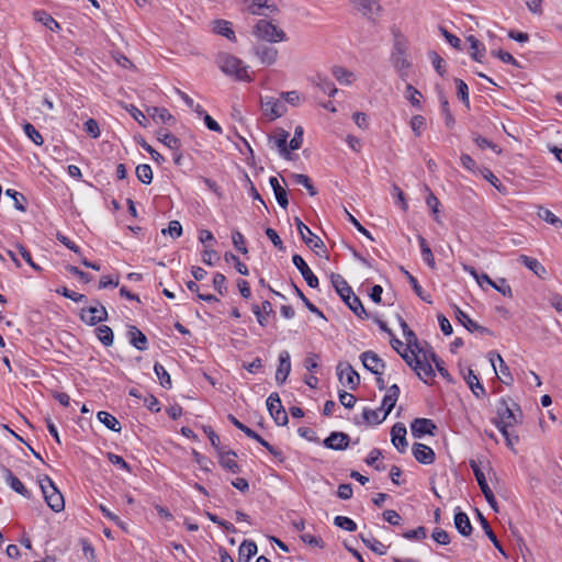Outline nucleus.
<instances>
[{"instance_id": "79ce46f5", "label": "nucleus", "mask_w": 562, "mask_h": 562, "mask_svg": "<svg viewBox=\"0 0 562 562\" xmlns=\"http://www.w3.org/2000/svg\"><path fill=\"white\" fill-rule=\"evenodd\" d=\"M360 539L362 542L371 549L374 553L379 555H384L386 553V546H384L381 541L375 539L374 537L367 538L362 533H360Z\"/></svg>"}, {"instance_id": "4d7b16f0", "label": "nucleus", "mask_w": 562, "mask_h": 562, "mask_svg": "<svg viewBox=\"0 0 562 562\" xmlns=\"http://www.w3.org/2000/svg\"><path fill=\"white\" fill-rule=\"evenodd\" d=\"M232 241H233L234 247L238 251H240L244 255H246L248 252V249L246 247V239H245L244 235L239 231H237V229L233 231V233H232Z\"/></svg>"}, {"instance_id": "423d86ee", "label": "nucleus", "mask_w": 562, "mask_h": 562, "mask_svg": "<svg viewBox=\"0 0 562 562\" xmlns=\"http://www.w3.org/2000/svg\"><path fill=\"white\" fill-rule=\"evenodd\" d=\"M406 52H407L406 43L401 38H396L393 44L390 59H391L393 67L397 70L398 76L403 80H405L406 77L408 76V69L412 66L411 61L407 59Z\"/></svg>"}, {"instance_id": "2eb2a0df", "label": "nucleus", "mask_w": 562, "mask_h": 562, "mask_svg": "<svg viewBox=\"0 0 562 562\" xmlns=\"http://www.w3.org/2000/svg\"><path fill=\"white\" fill-rule=\"evenodd\" d=\"M363 367L373 374L381 375L385 367L383 360L374 351L368 350L360 355Z\"/></svg>"}, {"instance_id": "f257e3e1", "label": "nucleus", "mask_w": 562, "mask_h": 562, "mask_svg": "<svg viewBox=\"0 0 562 562\" xmlns=\"http://www.w3.org/2000/svg\"><path fill=\"white\" fill-rule=\"evenodd\" d=\"M497 416L494 424L505 438L506 446L514 449L519 442L516 426L522 422V412L519 405L512 398H501L497 405Z\"/></svg>"}, {"instance_id": "e2e57ef3", "label": "nucleus", "mask_w": 562, "mask_h": 562, "mask_svg": "<svg viewBox=\"0 0 562 562\" xmlns=\"http://www.w3.org/2000/svg\"><path fill=\"white\" fill-rule=\"evenodd\" d=\"M5 194L14 201V206L16 210L21 212H24L26 210L25 205L22 203L23 201H25V196L22 193L13 189H8L5 191Z\"/></svg>"}, {"instance_id": "8fccbe9b", "label": "nucleus", "mask_w": 562, "mask_h": 562, "mask_svg": "<svg viewBox=\"0 0 562 562\" xmlns=\"http://www.w3.org/2000/svg\"><path fill=\"white\" fill-rule=\"evenodd\" d=\"M136 177L142 183L149 184L153 181L151 167L147 164L138 165L136 167Z\"/></svg>"}, {"instance_id": "4be33fe9", "label": "nucleus", "mask_w": 562, "mask_h": 562, "mask_svg": "<svg viewBox=\"0 0 562 562\" xmlns=\"http://www.w3.org/2000/svg\"><path fill=\"white\" fill-rule=\"evenodd\" d=\"M291 372L290 353L283 350L279 355V366L276 372V382L283 384Z\"/></svg>"}, {"instance_id": "3c124183", "label": "nucleus", "mask_w": 562, "mask_h": 562, "mask_svg": "<svg viewBox=\"0 0 562 562\" xmlns=\"http://www.w3.org/2000/svg\"><path fill=\"white\" fill-rule=\"evenodd\" d=\"M419 352L420 351H418V349H416L415 347L408 348V346H407L398 355L407 363V366H409L413 369V367L415 366V361H419V359H420L418 356Z\"/></svg>"}, {"instance_id": "9b49d317", "label": "nucleus", "mask_w": 562, "mask_h": 562, "mask_svg": "<svg viewBox=\"0 0 562 562\" xmlns=\"http://www.w3.org/2000/svg\"><path fill=\"white\" fill-rule=\"evenodd\" d=\"M216 453L218 457V463L224 470L234 474H237L241 471L240 465L236 461L237 453L234 450L228 449L227 447H223Z\"/></svg>"}, {"instance_id": "a19ab883", "label": "nucleus", "mask_w": 562, "mask_h": 562, "mask_svg": "<svg viewBox=\"0 0 562 562\" xmlns=\"http://www.w3.org/2000/svg\"><path fill=\"white\" fill-rule=\"evenodd\" d=\"M154 371L159 380L160 385L167 390L171 389V386H172L171 378H170V374L165 369V367L162 364H160L159 362H156L154 364Z\"/></svg>"}, {"instance_id": "37998d69", "label": "nucleus", "mask_w": 562, "mask_h": 562, "mask_svg": "<svg viewBox=\"0 0 562 562\" xmlns=\"http://www.w3.org/2000/svg\"><path fill=\"white\" fill-rule=\"evenodd\" d=\"M333 76L342 85H350L352 82L353 74L341 66H334L331 69Z\"/></svg>"}, {"instance_id": "864d4df0", "label": "nucleus", "mask_w": 562, "mask_h": 562, "mask_svg": "<svg viewBox=\"0 0 562 562\" xmlns=\"http://www.w3.org/2000/svg\"><path fill=\"white\" fill-rule=\"evenodd\" d=\"M362 418L367 424L378 425L381 424L385 418L380 417L379 412L375 409H371L369 407H364L362 412Z\"/></svg>"}, {"instance_id": "58836bf2", "label": "nucleus", "mask_w": 562, "mask_h": 562, "mask_svg": "<svg viewBox=\"0 0 562 562\" xmlns=\"http://www.w3.org/2000/svg\"><path fill=\"white\" fill-rule=\"evenodd\" d=\"M417 240H418V244H419V247H420V254H422V258L423 260L431 268L434 269L435 268V258H434V255H432V251L427 243V240L422 236V235H418L417 236Z\"/></svg>"}, {"instance_id": "680f3d73", "label": "nucleus", "mask_w": 562, "mask_h": 562, "mask_svg": "<svg viewBox=\"0 0 562 562\" xmlns=\"http://www.w3.org/2000/svg\"><path fill=\"white\" fill-rule=\"evenodd\" d=\"M412 131L416 136H420L422 132L426 127V119L423 115H414L411 120Z\"/></svg>"}, {"instance_id": "f8f14e48", "label": "nucleus", "mask_w": 562, "mask_h": 562, "mask_svg": "<svg viewBox=\"0 0 562 562\" xmlns=\"http://www.w3.org/2000/svg\"><path fill=\"white\" fill-rule=\"evenodd\" d=\"M252 53L265 66L273 65L277 61L279 55V52L276 47L263 43L254 45Z\"/></svg>"}, {"instance_id": "e433bc0d", "label": "nucleus", "mask_w": 562, "mask_h": 562, "mask_svg": "<svg viewBox=\"0 0 562 562\" xmlns=\"http://www.w3.org/2000/svg\"><path fill=\"white\" fill-rule=\"evenodd\" d=\"M98 419L110 430L120 432L121 431V424L117 420L115 416L108 412H99L98 413Z\"/></svg>"}, {"instance_id": "f03ea898", "label": "nucleus", "mask_w": 562, "mask_h": 562, "mask_svg": "<svg viewBox=\"0 0 562 562\" xmlns=\"http://www.w3.org/2000/svg\"><path fill=\"white\" fill-rule=\"evenodd\" d=\"M330 281L336 292L339 294L346 305L361 319L369 318V313L364 308L361 300L353 293L351 286L338 273L330 276Z\"/></svg>"}, {"instance_id": "4468645a", "label": "nucleus", "mask_w": 562, "mask_h": 562, "mask_svg": "<svg viewBox=\"0 0 562 562\" xmlns=\"http://www.w3.org/2000/svg\"><path fill=\"white\" fill-rule=\"evenodd\" d=\"M436 429V424L429 418H415L411 424V431L415 438H422L425 435L434 436Z\"/></svg>"}, {"instance_id": "a18cd8bd", "label": "nucleus", "mask_w": 562, "mask_h": 562, "mask_svg": "<svg viewBox=\"0 0 562 562\" xmlns=\"http://www.w3.org/2000/svg\"><path fill=\"white\" fill-rule=\"evenodd\" d=\"M292 286L294 289L295 294L302 300V302L311 313L315 314L318 317L325 318L324 313L304 295L302 290L295 283H292Z\"/></svg>"}, {"instance_id": "20e7f679", "label": "nucleus", "mask_w": 562, "mask_h": 562, "mask_svg": "<svg viewBox=\"0 0 562 562\" xmlns=\"http://www.w3.org/2000/svg\"><path fill=\"white\" fill-rule=\"evenodd\" d=\"M252 34L257 38L268 43L288 41L285 32L266 19H260L257 21V23L254 25Z\"/></svg>"}, {"instance_id": "a211bd4d", "label": "nucleus", "mask_w": 562, "mask_h": 562, "mask_svg": "<svg viewBox=\"0 0 562 562\" xmlns=\"http://www.w3.org/2000/svg\"><path fill=\"white\" fill-rule=\"evenodd\" d=\"M412 452L414 458L422 464H431L436 460L435 451L424 443L415 442Z\"/></svg>"}, {"instance_id": "412c9836", "label": "nucleus", "mask_w": 562, "mask_h": 562, "mask_svg": "<svg viewBox=\"0 0 562 562\" xmlns=\"http://www.w3.org/2000/svg\"><path fill=\"white\" fill-rule=\"evenodd\" d=\"M2 473L8 485L18 494L25 498H31V492L24 484L13 474V472L5 467H2Z\"/></svg>"}, {"instance_id": "c03bdc74", "label": "nucleus", "mask_w": 562, "mask_h": 562, "mask_svg": "<svg viewBox=\"0 0 562 562\" xmlns=\"http://www.w3.org/2000/svg\"><path fill=\"white\" fill-rule=\"evenodd\" d=\"M456 314H457V318L459 319L460 323L463 324V326L470 330V331H473V330H477V329H482V331H488L486 328H482L481 326H479L475 322H473L470 316L463 312L462 310H460L459 307H457L456 310Z\"/></svg>"}, {"instance_id": "1a4fd4ad", "label": "nucleus", "mask_w": 562, "mask_h": 562, "mask_svg": "<svg viewBox=\"0 0 562 562\" xmlns=\"http://www.w3.org/2000/svg\"><path fill=\"white\" fill-rule=\"evenodd\" d=\"M337 375L339 382L350 390H356L360 384V376L350 363L340 362L337 366Z\"/></svg>"}, {"instance_id": "09e8293b", "label": "nucleus", "mask_w": 562, "mask_h": 562, "mask_svg": "<svg viewBox=\"0 0 562 562\" xmlns=\"http://www.w3.org/2000/svg\"><path fill=\"white\" fill-rule=\"evenodd\" d=\"M538 216L542 221H544V222L551 224L552 226H554L555 228H561L562 227V220L560 217H558L555 214H553L548 209L539 207Z\"/></svg>"}, {"instance_id": "5701e85b", "label": "nucleus", "mask_w": 562, "mask_h": 562, "mask_svg": "<svg viewBox=\"0 0 562 562\" xmlns=\"http://www.w3.org/2000/svg\"><path fill=\"white\" fill-rule=\"evenodd\" d=\"M244 434H245L247 437H249V438H251V439L256 440L257 442H259L262 447H265V448H266V449H267V450H268V451H269V452H270L274 458H277V459H278V461H279L280 463H282V462L284 461V459H285V458H284L283 452H282L280 449L276 448L274 446L270 445L267 440H265V439H263L259 434H257L255 430H252L251 428H249V427L247 426V428H246V429H244Z\"/></svg>"}, {"instance_id": "7c9ffc66", "label": "nucleus", "mask_w": 562, "mask_h": 562, "mask_svg": "<svg viewBox=\"0 0 562 562\" xmlns=\"http://www.w3.org/2000/svg\"><path fill=\"white\" fill-rule=\"evenodd\" d=\"M270 186L273 190L274 196L282 209H286L289 205L288 193L285 189L279 183L276 177L269 179Z\"/></svg>"}, {"instance_id": "de8ad7c7", "label": "nucleus", "mask_w": 562, "mask_h": 562, "mask_svg": "<svg viewBox=\"0 0 562 562\" xmlns=\"http://www.w3.org/2000/svg\"><path fill=\"white\" fill-rule=\"evenodd\" d=\"M470 467L473 470L474 476L481 490H487V481L481 467V462L476 460H470Z\"/></svg>"}, {"instance_id": "dca6fc26", "label": "nucleus", "mask_w": 562, "mask_h": 562, "mask_svg": "<svg viewBox=\"0 0 562 562\" xmlns=\"http://www.w3.org/2000/svg\"><path fill=\"white\" fill-rule=\"evenodd\" d=\"M292 262L301 272L308 286L313 289L318 286V278L313 273L305 260L300 255L295 254L292 257Z\"/></svg>"}, {"instance_id": "2f4dec72", "label": "nucleus", "mask_w": 562, "mask_h": 562, "mask_svg": "<svg viewBox=\"0 0 562 562\" xmlns=\"http://www.w3.org/2000/svg\"><path fill=\"white\" fill-rule=\"evenodd\" d=\"M454 526L456 529L462 535V536H470L472 532V526L470 522V519L468 515L463 512H457L454 514Z\"/></svg>"}, {"instance_id": "f704fd0d", "label": "nucleus", "mask_w": 562, "mask_h": 562, "mask_svg": "<svg viewBox=\"0 0 562 562\" xmlns=\"http://www.w3.org/2000/svg\"><path fill=\"white\" fill-rule=\"evenodd\" d=\"M518 260L538 277H542L546 273V268L536 258L521 255Z\"/></svg>"}, {"instance_id": "39448f33", "label": "nucleus", "mask_w": 562, "mask_h": 562, "mask_svg": "<svg viewBox=\"0 0 562 562\" xmlns=\"http://www.w3.org/2000/svg\"><path fill=\"white\" fill-rule=\"evenodd\" d=\"M40 487L47 506L53 512L59 513L65 508L64 496L48 475H44V477L40 480Z\"/></svg>"}, {"instance_id": "c9c22d12", "label": "nucleus", "mask_w": 562, "mask_h": 562, "mask_svg": "<svg viewBox=\"0 0 562 562\" xmlns=\"http://www.w3.org/2000/svg\"><path fill=\"white\" fill-rule=\"evenodd\" d=\"M214 31L226 37L229 41L236 42V35L234 30L232 29V23L225 20H217L215 21V27Z\"/></svg>"}, {"instance_id": "6e6552de", "label": "nucleus", "mask_w": 562, "mask_h": 562, "mask_svg": "<svg viewBox=\"0 0 562 562\" xmlns=\"http://www.w3.org/2000/svg\"><path fill=\"white\" fill-rule=\"evenodd\" d=\"M267 408L277 425L285 426L289 423L288 414L277 392L271 393L267 398Z\"/></svg>"}, {"instance_id": "603ef678", "label": "nucleus", "mask_w": 562, "mask_h": 562, "mask_svg": "<svg viewBox=\"0 0 562 562\" xmlns=\"http://www.w3.org/2000/svg\"><path fill=\"white\" fill-rule=\"evenodd\" d=\"M23 131L26 134V136L35 144V145H42L44 139L41 133L35 128V126L31 123H25L23 125Z\"/></svg>"}, {"instance_id": "393cba45", "label": "nucleus", "mask_w": 562, "mask_h": 562, "mask_svg": "<svg viewBox=\"0 0 562 562\" xmlns=\"http://www.w3.org/2000/svg\"><path fill=\"white\" fill-rule=\"evenodd\" d=\"M495 358L499 362V370H497L496 366L494 364V381L497 379L505 385H510L514 382V376L510 373L508 366L498 353L496 355L494 352V359Z\"/></svg>"}, {"instance_id": "c756f323", "label": "nucleus", "mask_w": 562, "mask_h": 562, "mask_svg": "<svg viewBox=\"0 0 562 562\" xmlns=\"http://www.w3.org/2000/svg\"><path fill=\"white\" fill-rule=\"evenodd\" d=\"M33 18L36 22L42 23L50 31H58L60 29L59 23L44 10H35Z\"/></svg>"}, {"instance_id": "6e6d98bb", "label": "nucleus", "mask_w": 562, "mask_h": 562, "mask_svg": "<svg viewBox=\"0 0 562 562\" xmlns=\"http://www.w3.org/2000/svg\"><path fill=\"white\" fill-rule=\"evenodd\" d=\"M334 524L347 531H356L357 530V524L349 517L346 516H336L334 519Z\"/></svg>"}, {"instance_id": "69168bd1", "label": "nucleus", "mask_w": 562, "mask_h": 562, "mask_svg": "<svg viewBox=\"0 0 562 562\" xmlns=\"http://www.w3.org/2000/svg\"><path fill=\"white\" fill-rule=\"evenodd\" d=\"M126 110L139 125L146 127L148 120L138 108H136L133 104H130L128 106H126Z\"/></svg>"}, {"instance_id": "ea45409f", "label": "nucleus", "mask_w": 562, "mask_h": 562, "mask_svg": "<svg viewBox=\"0 0 562 562\" xmlns=\"http://www.w3.org/2000/svg\"><path fill=\"white\" fill-rule=\"evenodd\" d=\"M95 334L100 342L105 346L110 347L113 345L114 340V334L113 330L106 326V325H100L95 328Z\"/></svg>"}, {"instance_id": "b1692460", "label": "nucleus", "mask_w": 562, "mask_h": 562, "mask_svg": "<svg viewBox=\"0 0 562 562\" xmlns=\"http://www.w3.org/2000/svg\"><path fill=\"white\" fill-rule=\"evenodd\" d=\"M289 133L282 128H279L276 134L270 137V140L273 142V145L279 149V154L284 158L290 160L291 159V153L288 149V138Z\"/></svg>"}, {"instance_id": "a878e982", "label": "nucleus", "mask_w": 562, "mask_h": 562, "mask_svg": "<svg viewBox=\"0 0 562 562\" xmlns=\"http://www.w3.org/2000/svg\"><path fill=\"white\" fill-rule=\"evenodd\" d=\"M425 361L420 360L415 361V366L413 367V370L416 372L418 378L423 380L425 383H427L428 379H432L435 376V371L431 367V364L428 361L427 352H424Z\"/></svg>"}, {"instance_id": "774afa93", "label": "nucleus", "mask_w": 562, "mask_h": 562, "mask_svg": "<svg viewBox=\"0 0 562 562\" xmlns=\"http://www.w3.org/2000/svg\"><path fill=\"white\" fill-rule=\"evenodd\" d=\"M427 536V529L424 526H419L416 529L407 530L403 533V537L407 540H422Z\"/></svg>"}, {"instance_id": "338daca9", "label": "nucleus", "mask_w": 562, "mask_h": 562, "mask_svg": "<svg viewBox=\"0 0 562 562\" xmlns=\"http://www.w3.org/2000/svg\"><path fill=\"white\" fill-rule=\"evenodd\" d=\"M161 233L164 235L169 234L171 238L176 239L182 235V225L179 221H171L168 228H164Z\"/></svg>"}, {"instance_id": "6ab92c4d", "label": "nucleus", "mask_w": 562, "mask_h": 562, "mask_svg": "<svg viewBox=\"0 0 562 562\" xmlns=\"http://www.w3.org/2000/svg\"><path fill=\"white\" fill-rule=\"evenodd\" d=\"M392 443L398 450V452L404 453L407 449V440H406V427L402 423H396L391 429Z\"/></svg>"}, {"instance_id": "7ed1b4c3", "label": "nucleus", "mask_w": 562, "mask_h": 562, "mask_svg": "<svg viewBox=\"0 0 562 562\" xmlns=\"http://www.w3.org/2000/svg\"><path fill=\"white\" fill-rule=\"evenodd\" d=\"M217 64L223 72L234 76L239 81H251L252 78L248 74V66L244 61L231 54H221Z\"/></svg>"}, {"instance_id": "0e129e2a", "label": "nucleus", "mask_w": 562, "mask_h": 562, "mask_svg": "<svg viewBox=\"0 0 562 562\" xmlns=\"http://www.w3.org/2000/svg\"><path fill=\"white\" fill-rule=\"evenodd\" d=\"M213 286L221 295H224L227 292L226 277L216 272L213 277Z\"/></svg>"}, {"instance_id": "f3484780", "label": "nucleus", "mask_w": 562, "mask_h": 562, "mask_svg": "<svg viewBox=\"0 0 562 562\" xmlns=\"http://www.w3.org/2000/svg\"><path fill=\"white\" fill-rule=\"evenodd\" d=\"M350 437L342 431H333L324 441L323 445L333 450H346L349 446Z\"/></svg>"}, {"instance_id": "49530a36", "label": "nucleus", "mask_w": 562, "mask_h": 562, "mask_svg": "<svg viewBox=\"0 0 562 562\" xmlns=\"http://www.w3.org/2000/svg\"><path fill=\"white\" fill-rule=\"evenodd\" d=\"M291 178L296 184L303 186L308 191L310 195L314 196L317 194V190L313 186L308 176L302 173H292Z\"/></svg>"}, {"instance_id": "72a5a7b5", "label": "nucleus", "mask_w": 562, "mask_h": 562, "mask_svg": "<svg viewBox=\"0 0 562 562\" xmlns=\"http://www.w3.org/2000/svg\"><path fill=\"white\" fill-rule=\"evenodd\" d=\"M467 40L470 43L469 53L471 57L475 61L482 63V58L485 55V46L473 35H470Z\"/></svg>"}, {"instance_id": "5fc2aeb1", "label": "nucleus", "mask_w": 562, "mask_h": 562, "mask_svg": "<svg viewBox=\"0 0 562 562\" xmlns=\"http://www.w3.org/2000/svg\"><path fill=\"white\" fill-rule=\"evenodd\" d=\"M427 356H428V359L435 363L436 369L438 370L439 374L442 378L450 381V374H449L448 370L443 367V361L436 355V352L432 350H429Z\"/></svg>"}, {"instance_id": "052dcab7", "label": "nucleus", "mask_w": 562, "mask_h": 562, "mask_svg": "<svg viewBox=\"0 0 562 562\" xmlns=\"http://www.w3.org/2000/svg\"><path fill=\"white\" fill-rule=\"evenodd\" d=\"M56 292L74 302H77V303L85 302L87 300L86 295L77 293L75 291H71L66 286H61V288L57 289Z\"/></svg>"}, {"instance_id": "13d9d810", "label": "nucleus", "mask_w": 562, "mask_h": 562, "mask_svg": "<svg viewBox=\"0 0 562 562\" xmlns=\"http://www.w3.org/2000/svg\"><path fill=\"white\" fill-rule=\"evenodd\" d=\"M405 97L413 106L420 108L419 97H422V93L411 83L406 86Z\"/></svg>"}, {"instance_id": "cd10ccee", "label": "nucleus", "mask_w": 562, "mask_h": 562, "mask_svg": "<svg viewBox=\"0 0 562 562\" xmlns=\"http://www.w3.org/2000/svg\"><path fill=\"white\" fill-rule=\"evenodd\" d=\"M157 138L171 150H179L181 147V140L166 128L157 131Z\"/></svg>"}, {"instance_id": "473e14b6", "label": "nucleus", "mask_w": 562, "mask_h": 562, "mask_svg": "<svg viewBox=\"0 0 562 562\" xmlns=\"http://www.w3.org/2000/svg\"><path fill=\"white\" fill-rule=\"evenodd\" d=\"M312 82L329 97H334L338 92L334 82L329 78L322 75H316L313 77Z\"/></svg>"}, {"instance_id": "c85d7f7f", "label": "nucleus", "mask_w": 562, "mask_h": 562, "mask_svg": "<svg viewBox=\"0 0 562 562\" xmlns=\"http://www.w3.org/2000/svg\"><path fill=\"white\" fill-rule=\"evenodd\" d=\"M257 544L252 540H244L238 549V562H249L257 553Z\"/></svg>"}, {"instance_id": "0eeeda50", "label": "nucleus", "mask_w": 562, "mask_h": 562, "mask_svg": "<svg viewBox=\"0 0 562 562\" xmlns=\"http://www.w3.org/2000/svg\"><path fill=\"white\" fill-rule=\"evenodd\" d=\"M294 223H295V226H296V229L302 238V240L310 247L312 248L313 250H315V252L317 255H319V252L317 251V249H321L323 250V252H326V247H325V244L324 241L318 237L316 236L307 225H305L301 220L300 217H294Z\"/></svg>"}, {"instance_id": "4c0bfd02", "label": "nucleus", "mask_w": 562, "mask_h": 562, "mask_svg": "<svg viewBox=\"0 0 562 562\" xmlns=\"http://www.w3.org/2000/svg\"><path fill=\"white\" fill-rule=\"evenodd\" d=\"M147 111H148L149 115L153 117V120H155V121H159L165 124H170V123L175 122V117L165 108L154 106V108L148 109Z\"/></svg>"}, {"instance_id": "aec40b11", "label": "nucleus", "mask_w": 562, "mask_h": 562, "mask_svg": "<svg viewBox=\"0 0 562 562\" xmlns=\"http://www.w3.org/2000/svg\"><path fill=\"white\" fill-rule=\"evenodd\" d=\"M127 338L130 344L139 351L148 348V339L145 334L136 326L130 325L127 327Z\"/></svg>"}, {"instance_id": "bf43d9fd", "label": "nucleus", "mask_w": 562, "mask_h": 562, "mask_svg": "<svg viewBox=\"0 0 562 562\" xmlns=\"http://www.w3.org/2000/svg\"><path fill=\"white\" fill-rule=\"evenodd\" d=\"M440 102H441V114L445 119V123L448 127H451L454 124V119L450 111L449 102L443 95L440 97Z\"/></svg>"}, {"instance_id": "ddd939ff", "label": "nucleus", "mask_w": 562, "mask_h": 562, "mask_svg": "<svg viewBox=\"0 0 562 562\" xmlns=\"http://www.w3.org/2000/svg\"><path fill=\"white\" fill-rule=\"evenodd\" d=\"M80 318L87 325L94 326L98 323L108 319V312L103 305L98 303L95 306L83 308L80 314Z\"/></svg>"}, {"instance_id": "9d476101", "label": "nucleus", "mask_w": 562, "mask_h": 562, "mask_svg": "<svg viewBox=\"0 0 562 562\" xmlns=\"http://www.w3.org/2000/svg\"><path fill=\"white\" fill-rule=\"evenodd\" d=\"M260 103L265 115L271 121L282 116L286 111L284 103L273 97H261Z\"/></svg>"}, {"instance_id": "bb28decb", "label": "nucleus", "mask_w": 562, "mask_h": 562, "mask_svg": "<svg viewBox=\"0 0 562 562\" xmlns=\"http://www.w3.org/2000/svg\"><path fill=\"white\" fill-rule=\"evenodd\" d=\"M464 380L467 381L469 387L472 393L477 397H483L486 395V391L484 386L481 384L477 375L474 373L472 369H468V373L464 375Z\"/></svg>"}]
</instances>
